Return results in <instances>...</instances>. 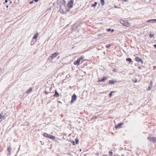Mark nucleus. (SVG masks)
<instances>
[{"label": "nucleus", "instance_id": "nucleus-1", "mask_svg": "<svg viewBox=\"0 0 156 156\" xmlns=\"http://www.w3.org/2000/svg\"><path fill=\"white\" fill-rule=\"evenodd\" d=\"M57 3L59 6V11L60 13L64 14L69 11L66 7V1L65 0H58Z\"/></svg>", "mask_w": 156, "mask_h": 156}, {"label": "nucleus", "instance_id": "nucleus-2", "mask_svg": "<svg viewBox=\"0 0 156 156\" xmlns=\"http://www.w3.org/2000/svg\"><path fill=\"white\" fill-rule=\"evenodd\" d=\"M120 23L124 26L129 27L131 26L130 23L127 20L121 19L119 21Z\"/></svg>", "mask_w": 156, "mask_h": 156}, {"label": "nucleus", "instance_id": "nucleus-3", "mask_svg": "<svg viewBox=\"0 0 156 156\" xmlns=\"http://www.w3.org/2000/svg\"><path fill=\"white\" fill-rule=\"evenodd\" d=\"M83 58H84L82 56L78 58L77 60L74 61L73 64L75 65L79 66L80 63H82L83 62Z\"/></svg>", "mask_w": 156, "mask_h": 156}, {"label": "nucleus", "instance_id": "nucleus-4", "mask_svg": "<svg viewBox=\"0 0 156 156\" xmlns=\"http://www.w3.org/2000/svg\"><path fill=\"white\" fill-rule=\"evenodd\" d=\"M74 1L73 0H70L68 3L67 6L69 9L72 8L73 6Z\"/></svg>", "mask_w": 156, "mask_h": 156}, {"label": "nucleus", "instance_id": "nucleus-5", "mask_svg": "<svg viewBox=\"0 0 156 156\" xmlns=\"http://www.w3.org/2000/svg\"><path fill=\"white\" fill-rule=\"evenodd\" d=\"M147 139L150 141H152L154 143H156V138L155 137L148 136L147 137Z\"/></svg>", "mask_w": 156, "mask_h": 156}, {"label": "nucleus", "instance_id": "nucleus-6", "mask_svg": "<svg viewBox=\"0 0 156 156\" xmlns=\"http://www.w3.org/2000/svg\"><path fill=\"white\" fill-rule=\"evenodd\" d=\"M58 54L59 53L56 51L54 53L52 54L51 56L49 57V58H51V59H52L55 58Z\"/></svg>", "mask_w": 156, "mask_h": 156}, {"label": "nucleus", "instance_id": "nucleus-7", "mask_svg": "<svg viewBox=\"0 0 156 156\" xmlns=\"http://www.w3.org/2000/svg\"><path fill=\"white\" fill-rule=\"evenodd\" d=\"M135 61L138 62H140L142 64L143 63V60L141 58H140L138 57H136L135 58Z\"/></svg>", "mask_w": 156, "mask_h": 156}, {"label": "nucleus", "instance_id": "nucleus-8", "mask_svg": "<svg viewBox=\"0 0 156 156\" xmlns=\"http://www.w3.org/2000/svg\"><path fill=\"white\" fill-rule=\"evenodd\" d=\"M76 96L75 94H74L72 96V99L71 101V103L74 102L76 99Z\"/></svg>", "mask_w": 156, "mask_h": 156}, {"label": "nucleus", "instance_id": "nucleus-9", "mask_svg": "<svg viewBox=\"0 0 156 156\" xmlns=\"http://www.w3.org/2000/svg\"><path fill=\"white\" fill-rule=\"evenodd\" d=\"M123 125V123L122 122L118 123L117 125H116L115 126V128L116 129H117L118 128H120L121 126Z\"/></svg>", "mask_w": 156, "mask_h": 156}, {"label": "nucleus", "instance_id": "nucleus-10", "mask_svg": "<svg viewBox=\"0 0 156 156\" xmlns=\"http://www.w3.org/2000/svg\"><path fill=\"white\" fill-rule=\"evenodd\" d=\"M107 79V77H103L102 79L98 80V82H102L103 81H104L105 80H106Z\"/></svg>", "mask_w": 156, "mask_h": 156}, {"label": "nucleus", "instance_id": "nucleus-11", "mask_svg": "<svg viewBox=\"0 0 156 156\" xmlns=\"http://www.w3.org/2000/svg\"><path fill=\"white\" fill-rule=\"evenodd\" d=\"M54 96L55 97H58L59 96V94H58L56 90H55V94Z\"/></svg>", "mask_w": 156, "mask_h": 156}, {"label": "nucleus", "instance_id": "nucleus-12", "mask_svg": "<svg viewBox=\"0 0 156 156\" xmlns=\"http://www.w3.org/2000/svg\"><path fill=\"white\" fill-rule=\"evenodd\" d=\"M48 138L52 140H55V137L54 136L51 135L50 134Z\"/></svg>", "mask_w": 156, "mask_h": 156}, {"label": "nucleus", "instance_id": "nucleus-13", "mask_svg": "<svg viewBox=\"0 0 156 156\" xmlns=\"http://www.w3.org/2000/svg\"><path fill=\"white\" fill-rule=\"evenodd\" d=\"M50 135V134H48L47 133H44L43 134V136L44 137H47V138H48L49 137Z\"/></svg>", "mask_w": 156, "mask_h": 156}, {"label": "nucleus", "instance_id": "nucleus-14", "mask_svg": "<svg viewBox=\"0 0 156 156\" xmlns=\"http://www.w3.org/2000/svg\"><path fill=\"white\" fill-rule=\"evenodd\" d=\"M4 118L5 116L4 115H1L0 114V122H1Z\"/></svg>", "mask_w": 156, "mask_h": 156}, {"label": "nucleus", "instance_id": "nucleus-15", "mask_svg": "<svg viewBox=\"0 0 156 156\" xmlns=\"http://www.w3.org/2000/svg\"><path fill=\"white\" fill-rule=\"evenodd\" d=\"M38 35V33H37L35 35H34V36L33 37V39H36L37 38Z\"/></svg>", "mask_w": 156, "mask_h": 156}, {"label": "nucleus", "instance_id": "nucleus-16", "mask_svg": "<svg viewBox=\"0 0 156 156\" xmlns=\"http://www.w3.org/2000/svg\"><path fill=\"white\" fill-rule=\"evenodd\" d=\"M32 90V88L30 87L29 89L27 90L26 91V93L28 94Z\"/></svg>", "mask_w": 156, "mask_h": 156}, {"label": "nucleus", "instance_id": "nucleus-17", "mask_svg": "<svg viewBox=\"0 0 156 156\" xmlns=\"http://www.w3.org/2000/svg\"><path fill=\"white\" fill-rule=\"evenodd\" d=\"M116 82L117 81H114L113 80H110L109 81V83L110 84H113L115 82Z\"/></svg>", "mask_w": 156, "mask_h": 156}, {"label": "nucleus", "instance_id": "nucleus-18", "mask_svg": "<svg viewBox=\"0 0 156 156\" xmlns=\"http://www.w3.org/2000/svg\"><path fill=\"white\" fill-rule=\"evenodd\" d=\"M97 2H95L94 4H92L91 5V7H92L96 6L97 5Z\"/></svg>", "mask_w": 156, "mask_h": 156}, {"label": "nucleus", "instance_id": "nucleus-19", "mask_svg": "<svg viewBox=\"0 0 156 156\" xmlns=\"http://www.w3.org/2000/svg\"><path fill=\"white\" fill-rule=\"evenodd\" d=\"M126 61H129L130 63L132 61L131 59L130 58H126Z\"/></svg>", "mask_w": 156, "mask_h": 156}, {"label": "nucleus", "instance_id": "nucleus-20", "mask_svg": "<svg viewBox=\"0 0 156 156\" xmlns=\"http://www.w3.org/2000/svg\"><path fill=\"white\" fill-rule=\"evenodd\" d=\"M101 5H103L105 4V0H100Z\"/></svg>", "mask_w": 156, "mask_h": 156}, {"label": "nucleus", "instance_id": "nucleus-21", "mask_svg": "<svg viewBox=\"0 0 156 156\" xmlns=\"http://www.w3.org/2000/svg\"><path fill=\"white\" fill-rule=\"evenodd\" d=\"M112 45V44H110L106 46L105 47L106 48H109Z\"/></svg>", "mask_w": 156, "mask_h": 156}, {"label": "nucleus", "instance_id": "nucleus-22", "mask_svg": "<svg viewBox=\"0 0 156 156\" xmlns=\"http://www.w3.org/2000/svg\"><path fill=\"white\" fill-rule=\"evenodd\" d=\"M114 91H112L109 94V96L110 97H111L112 96V93H113Z\"/></svg>", "mask_w": 156, "mask_h": 156}, {"label": "nucleus", "instance_id": "nucleus-23", "mask_svg": "<svg viewBox=\"0 0 156 156\" xmlns=\"http://www.w3.org/2000/svg\"><path fill=\"white\" fill-rule=\"evenodd\" d=\"M154 34H149V36L150 37L152 38L154 37Z\"/></svg>", "mask_w": 156, "mask_h": 156}, {"label": "nucleus", "instance_id": "nucleus-24", "mask_svg": "<svg viewBox=\"0 0 156 156\" xmlns=\"http://www.w3.org/2000/svg\"><path fill=\"white\" fill-rule=\"evenodd\" d=\"M75 141H76V144H78V140L77 139H75Z\"/></svg>", "mask_w": 156, "mask_h": 156}, {"label": "nucleus", "instance_id": "nucleus-25", "mask_svg": "<svg viewBox=\"0 0 156 156\" xmlns=\"http://www.w3.org/2000/svg\"><path fill=\"white\" fill-rule=\"evenodd\" d=\"M109 154L110 156H112V154H113V152L112 151H109Z\"/></svg>", "mask_w": 156, "mask_h": 156}, {"label": "nucleus", "instance_id": "nucleus-26", "mask_svg": "<svg viewBox=\"0 0 156 156\" xmlns=\"http://www.w3.org/2000/svg\"><path fill=\"white\" fill-rule=\"evenodd\" d=\"M133 81L134 83H136L137 82V80L136 79H135L134 80H133Z\"/></svg>", "mask_w": 156, "mask_h": 156}, {"label": "nucleus", "instance_id": "nucleus-27", "mask_svg": "<svg viewBox=\"0 0 156 156\" xmlns=\"http://www.w3.org/2000/svg\"><path fill=\"white\" fill-rule=\"evenodd\" d=\"M151 21H153V19H151V20H148L147 21V22L148 23V22H150Z\"/></svg>", "mask_w": 156, "mask_h": 156}, {"label": "nucleus", "instance_id": "nucleus-28", "mask_svg": "<svg viewBox=\"0 0 156 156\" xmlns=\"http://www.w3.org/2000/svg\"><path fill=\"white\" fill-rule=\"evenodd\" d=\"M151 88V86H150L148 87V90H150Z\"/></svg>", "mask_w": 156, "mask_h": 156}, {"label": "nucleus", "instance_id": "nucleus-29", "mask_svg": "<svg viewBox=\"0 0 156 156\" xmlns=\"http://www.w3.org/2000/svg\"><path fill=\"white\" fill-rule=\"evenodd\" d=\"M111 30V29H108L107 30V31H108V32H109V31H110Z\"/></svg>", "mask_w": 156, "mask_h": 156}, {"label": "nucleus", "instance_id": "nucleus-30", "mask_svg": "<svg viewBox=\"0 0 156 156\" xmlns=\"http://www.w3.org/2000/svg\"><path fill=\"white\" fill-rule=\"evenodd\" d=\"M30 4H31L32 3H33V1H31V2H29Z\"/></svg>", "mask_w": 156, "mask_h": 156}, {"label": "nucleus", "instance_id": "nucleus-31", "mask_svg": "<svg viewBox=\"0 0 156 156\" xmlns=\"http://www.w3.org/2000/svg\"><path fill=\"white\" fill-rule=\"evenodd\" d=\"M8 2V0H5V2H4V3H3V4H5V3H7V2Z\"/></svg>", "mask_w": 156, "mask_h": 156}, {"label": "nucleus", "instance_id": "nucleus-32", "mask_svg": "<svg viewBox=\"0 0 156 156\" xmlns=\"http://www.w3.org/2000/svg\"><path fill=\"white\" fill-rule=\"evenodd\" d=\"M8 150L9 152H10V151L11 149L10 148H8Z\"/></svg>", "mask_w": 156, "mask_h": 156}, {"label": "nucleus", "instance_id": "nucleus-33", "mask_svg": "<svg viewBox=\"0 0 156 156\" xmlns=\"http://www.w3.org/2000/svg\"><path fill=\"white\" fill-rule=\"evenodd\" d=\"M97 117H96V116H94V117L92 119H97Z\"/></svg>", "mask_w": 156, "mask_h": 156}, {"label": "nucleus", "instance_id": "nucleus-34", "mask_svg": "<svg viewBox=\"0 0 156 156\" xmlns=\"http://www.w3.org/2000/svg\"><path fill=\"white\" fill-rule=\"evenodd\" d=\"M114 7H115V8H118L117 7V6H116V5H115V6H114Z\"/></svg>", "mask_w": 156, "mask_h": 156}, {"label": "nucleus", "instance_id": "nucleus-35", "mask_svg": "<svg viewBox=\"0 0 156 156\" xmlns=\"http://www.w3.org/2000/svg\"><path fill=\"white\" fill-rule=\"evenodd\" d=\"M153 21H156V19H153Z\"/></svg>", "mask_w": 156, "mask_h": 156}, {"label": "nucleus", "instance_id": "nucleus-36", "mask_svg": "<svg viewBox=\"0 0 156 156\" xmlns=\"http://www.w3.org/2000/svg\"><path fill=\"white\" fill-rule=\"evenodd\" d=\"M138 69H141V67H138Z\"/></svg>", "mask_w": 156, "mask_h": 156}, {"label": "nucleus", "instance_id": "nucleus-37", "mask_svg": "<svg viewBox=\"0 0 156 156\" xmlns=\"http://www.w3.org/2000/svg\"><path fill=\"white\" fill-rule=\"evenodd\" d=\"M154 47H155V48H156V44L154 45Z\"/></svg>", "mask_w": 156, "mask_h": 156}, {"label": "nucleus", "instance_id": "nucleus-38", "mask_svg": "<svg viewBox=\"0 0 156 156\" xmlns=\"http://www.w3.org/2000/svg\"><path fill=\"white\" fill-rule=\"evenodd\" d=\"M34 1L36 2H37L38 1V0H34Z\"/></svg>", "mask_w": 156, "mask_h": 156}, {"label": "nucleus", "instance_id": "nucleus-39", "mask_svg": "<svg viewBox=\"0 0 156 156\" xmlns=\"http://www.w3.org/2000/svg\"><path fill=\"white\" fill-rule=\"evenodd\" d=\"M46 94H48V93H47L46 92H45Z\"/></svg>", "mask_w": 156, "mask_h": 156}, {"label": "nucleus", "instance_id": "nucleus-40", "mask_svg": "<svg viewBox=\"0 0 156 156\" xmlns=\"http://www.w3.org/2000/svg\"><path fill=\"white\" fill-rule=\"evenodd\" d=\"M114 31V30H112V32H113V31Z\"/></svg>", "mask_w": 156, "mask_h": 156}, {"label": "nucleus", "instance_id": "nucleus-41", "mask_svg": "<svg viewBox=\"0 0 156 156\" xmlns=\"http://www.w3.org/2000/svg\"><path fill=\"white\" fill-rule=\"evenodd\" d=\"M6 7H7V8H8L9 6H8V5H7V6H6Z\"/></svg>", "mask_w": 156, "mask_h": 156}, {"label": "nucleus", "instance_id": "nucleus-42", "mask_svg": "<svg viewBox=\"0 0 156 156\" xmlns=\"http://www.w3.org/2000/svg\"><path fill=\"white\" fill-rule=\"evenodd\" d=\"M58 102L59 103H61V102H60V101H59Z\"/></svg>", "mask_w": 156, "mask_h": 156}, {"label": "nucleus", "instance_id": "nucleus-43", "mask_svg": "<svg viewBox=\"0 0 156 156\" xmlns=\"http://www.w3.org/2000/svg\"><path fill=\"white\" fill-rule=\"evenodd\" d=\"M59 57H58V58H57L58 59V58H59Z\"/></svg>", "mask_w": 156, "mask_h": 156}, {"label": "nucleus", "instance_id": "nucleus-44", "mask_svg": "<svg viewBox=\"0 0 156 156\" xmlns=\"http://www.w3.org/2000/svg\"><path fill=\"white\" fill-rule=\"evenodd\" d=\"M9 1H10V0H9Z\"/></svg>", "mask_w": 156, "mask_h": 156}]
</instances>
